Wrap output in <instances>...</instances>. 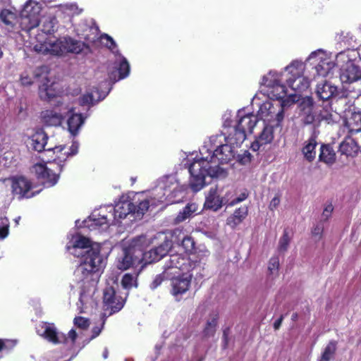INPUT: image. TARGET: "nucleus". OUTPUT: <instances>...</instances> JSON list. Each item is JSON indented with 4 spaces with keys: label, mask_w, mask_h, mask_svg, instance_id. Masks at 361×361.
Wrapping results in <instances>:
<instances>
[{
    "label": "nucleus",
    "mask_w": 361,
    "mask_h": 361,
    "mask_svg": "<svg viewBox=\"0 0 361 361\" xmlns=\"http://www.w3.org/2000/svg\"><path fill=\"white\" fill-rule=\"evenodd\" d=\"M345 125L351 134L361 132V111L353 112Z\"/></svg>",
    "instance_id": "29"
},
{
    "label": "nucleus",
    "mask_w": 361,
    "mask_h": 361,
    "mask_svg": "<svg viewBox=\"0 0 361 361\" xmlns=\"http://www.w3.org/2000/svg\"><path fill=\"white\" fill-rule=\"evenodd\" d=\"M71 152L68 153L71 155H75L78 153V145L76 142H73L71 147Z\"/></svg>",
    "instance_id": "64"
},
{
    "label": "nucleus",
    "mask_w": 361,
    "mask_h": 361,
    "mask_svg": "<svg viewBox=\"0 0 361 361\" xmlns=\"http://www.w3.org/2000/svg\"><path fill=\"white\" fill-rule=\"evenodd\" d=\"M172 247V243L171 240H165L163 243H161L157 247H155V250L157 251L159 255H161V259L166 255L169 250Z\"/></svg>",
    "instance_id": "45"
},
{
    "label": "nucleus",
    "mask_w": 361,
    "mask_h": 361,
    "mask_svg": "<svg viewBox=\"0 0 361 361\" xmlns=\"http://www.w3.org/2000/svg\"><path fill=\"white\" fill-rule=\"evenodd\" d=\"M285 101L263 103L259 109L258 114L262 119L269 122L276 121L279 126L284 118Z\"/></svg>",
    "instance_id": "8"
},
{
    "label": "nucleus",
    "mask_w": 361,
    "mask_h": 361,
    "mask_svg": "<svg viewBox=\"0 0 361 361\" xmlns=\"http://www.w3.org/2000/svg\"><path fill=\"white\" fill-rule=\"evenodd\" d=\"M67 338L70 339L71 341V344L73 345L75 343L76 338L78 337V334L76 333L75 329H71L69 331L68 334V336H66Z\"/></svg>",
    "instance_id": "59"
},
{
    "label": "nucleus",
    "mask_w": 361,
    "mask_h": 361,
    "mask_svg": "<svg viewBox=\"0 0 361 361\" xmlns=\"http://www.w3.org/2000/svg\"><path fill=\"white\" fill-rule=\"evenodd\" d=\"M287 85L295 92H301L308 87L309 82L305 78L298 77L295 79H288Z\"/></svg>",
    "instance_id": "33"
},
{
    "label": "nucleus",
    "mask_w": 361,
    "mask_h": 361,
    "mask_svg": "<svg viewBox=\"0 0 361 361\" xmlns=\"http://www.w3.org/2000/svg\"><path fill=\"white\" fill-rule=\"evenodd\" d=\"M121 285L125 289L130 290L132 287H137V283L136 279L130 274H125L121 279Z\"/></svg>",
    "instance_id": "42"
},
{
    "label": "nucleus",
    "mask_w": 361,
    "mask_h": 361,
    "mask_svg": "<svg viewBox=\"0 0 361 361\" xmlns=\"http://www.w3.org/2000/svg\"><path fill=\"white\" fill-rule=\"evenodd\" d=\"M126 304V298L120 295L112 286H107L104 289L102 298V309L104 317L110 316L120 312Z\"/></svg>",
    "instance_id": "7"
},
{
    "label": "nucleus",
    "mask_w": 361,
    "mask_h": 361,
    "mask_svg": "<svg viewBox=\"0 0 361 361\" xmlns=\"http://www.w3.org/2000/svg\"><path fill=\"white\" fill-rule=\"evenodd\" d=\"M299 115L301 121L305 125H310L317 121V109L311 97L303 98L298 105Z\"/></svg>",
    "instance_id": "14"
},
{
    "label": "nucleus",
    "mask_w": 361,
    "mask_h": 361,
    "mask_svg": "<svg viewBox=\"0 0 361 361\" xmlns=\"http://www.w3.org/2000/svg\"><path fill=\"white\" fill-rule=\"evenodd\" d=\"M248 197V193L246 192H242L238 197L228 201V206H233L238 203L244 201Z\"/></svg>",
    "instance_id": "53"
},
{
    "label": "nucleus",
    "mask_w": 361,
    "mask_h": 361,
    "mask_svg": "<svg viewBox=\"0 0 361 361\" xmlns=\"http://www.w3.org/2000/svg\"><path fill=\"white\" fill-rule=\"evenodd\" d=\"M141 264L147 265L159 261L161 259V255H159L155 248H152L147 252H144L142 249V255H140Z\"/></svg>",
    "instance_id": "34"
},
{
    "label": "nucleus",
    "mask_w": 361,
    "mask_h": 361,
    "mask_svg": "<svg viewBox=\"0 0 361 361\" xmlns=\"http://www.w3.org/2000/svg\"><path fill=\"white\" fill-rule=\"evenodd\" d=\"M108 317H104V314H101V320L102 323L99 326H95L92 329V336L90 339H94L97 338L103 330L104 325L106 324V319Z\"/></svg>",
    "instance_id": "47"
},
{
    "label": "nucleus",
    "mask_w": 361,
    "mask_h": 361,
    "mask_svg": "<svg viewBox=\"0 0 361 361\" xmlns=\"http://www.w3.org/2000/svg\"><path fill=\"white\" fill-rule=\"evenodd\" d=\"M58 20L54 16L44 17L42 19V31L47 35H51L56 31Z\"/></svg>",
    "instance_id": "32"
},
{
    "label": "nucleus",
    "mask_w": 361,
    "mask_h": 361,
    "mask_svg": "<svg viewBox=\"0 0 361 361\" xmlns=\"http://www.w3.org/2000/svg\"><path fill=\"white\" fill-rule=\"evenodd\" d=\"M32 171L37 180L47 186L54 185L59 178V173H56L53 169L47 166L44 164H35L32 166Z\"/></svg>",
    "instance_id": "16"
},
{
    "label": "nucleus",
    "mask_w": 361,
    "mask_h": 361,
    "mask_svg": "<svg viewBox=\"0 0 361 361\" xmlns=\"http://www.w3.org/2000/svg\"><path fill=\"white\" fill-rule=\"evenodd\" d=\"M32 188V183L23 176H16L11 179L12 193L19 200L32 197L35 195L31 192Z\"/></svg>",
    "instance_id": "15"
},
{
    "label": "nucleus",
    "mask_w": 361,
    "mask_h": 361,
    "mask_svg": "<svg viewBox=\"0 0 361 361\" xmlns=\"http://www.w3.org/2000/svg\"><path fill=\"white\" fill-rule=\"evenodd\" d=\"M104 267L100 249L92 248L82 255L81 261L75 271L78 280L82 282H97L99 272Z\"/></svg>",
    "instance_id": "3"
},
{
    "label": "nucleus",
    "mask_w": 361,
    "mask_h": 361,
    "mask_svg": "<svg viewBox=\"0 0 361 361\" xmlns=\"http://www.w3.org/2000/svg\"><path fill=\"white\" fill-rule=\"evenodd\" d=\"M192 274L183 273L171 279L170 293L175 300L180 302L183 300V295L189 292L192 284Z\"/></svg>",
    "instance_id": "11"
},
{
    "label": "nucleus",
    "mask_w": 361,
    "mask_h": 361,
    "mask_svg": "<svg viewBox=\"0 0 361 361\" xmlns=\"http://www.w3.org/2000/svg\"><path fill=\"white\" fill-rule=\"evenodd\" d=\"M74 324L81 329H87L90 326V320L83 317H75L74 319Z\"/></svg>",
    "instance_id": "48"
},
{
    "label": "nucleus",
    "mask_w": 361,
    "mask_h": 361,
    "mask_svg": "<svg viewBox=\"0 0 361 361\" xmlns=\"http://www.w3.org/2000/svg\"><path fill=\"white\" fill-rule=\"evenodd\" d=\"M290 241L288 228L283 230L282 236L281 237L279 243L278 250L279 252H286L288 249V245Z\"/></svg>",
    "instance_id": "43"
},
{
    "label": "nucleus",
    "mask_w": 361,
    "mask_h": 361,
    "mask_svg": "<svg viewBox=\"0 0 361 361\" xmlns=\"http://www.w3.org/2000/svg\"><path fill=\"white\" fill-rule=\"evenodd\" d=\"M88 46L70 36L60 37L53 42L44 41L34 46V50L42 54L63 56L68 54H79Z\"/></svg>",
    "instance_id": "2"
},
{
    "label": "nucleus",
    "mask_w": 361,
    "mask_h": 361,
    "mask_svg": "<svg viewBox=\"0 0 361 361\" xmlns=\"http://www.w3.org/2000/svg\"><path fill=\"white\" fill-rule=\"evenodd\" d=\"M198 264V261L191 260L186 255L176 253L169 256V259L166 262L164 268L165 271L177 269L183 273H189Z\"/></svg>",
    "instance_id": "12"
},
{
    "label": "nucleus",
    "mask_w": 361,
    "mask_h": 361,
    "mask_svg": "<svg viewBox=\"0 0 361 361\" xmlns=\"http://www.w3.org/2000/svg\"><path fill=\"white\" fill-rule=\"evenodd\" d=\"M337 92V87L332 85L327 81L319 83L315 90L317 97L322 101L323 104L331 102Z\"/></svg>",
    "instance_id": "19"
},
{
    "label": "nucleus",
    "mask_w": 361,
    "mask_h": 361,
    "mask_svg": "<svg viewBox=\"0 0 361 361\" xmlns=\"http://www.w3.org/2000/svg\"><path fill=\"white\" fill-rule=\"evenodd\" d=\"M149 207V202L147 199H140L134 197L131 200H127L116 204L114 208V220L125 219L128 214L133 215L135 218L141 219Z\"/></svg>",
    "instance_id": "5"
},
{
    "label": "nucleus",
    "mask_w": 361,
    "mask_h": 361,
    "mask_svg": "<svg viewBox=\"0 0 361 361\" xmlns=\"http://www.w3.org/2000/svg\"><path fill=\"white\" fill-rule=\"evenodd\" d=\"M190 218L183 210L180 211L175 219L176 223H180Z\"/></svg>",
    "instance_id": "57"
},
{
    "label": "nucleus",
    "mask_w": 361,
    "mask_h": 361,
    "mask_svg": "<svg viewBox=\"0 0 361 361\" xmlns=\"http://www.w3.org/2000/svg\"><path fill=\"white\" fill-rule=\"evenodd\" d=\"M337 350V341H330L324 348L318 361H331L334 358Z\"/></svg>",
    "instance_id": "30"
},
{
    "label": "nucleus",
    "mask_w": 361,
    "mask_h": 361,
    "mask_svg": "<svg viewBox=\"0 0 361 361\" xmlns=\"http://www.w3.org/2000/svg\"><path fill=\"white\" fill-rule=\"evenodd\" d=\"M323 232V227L320 225H317L314 227L312 231V233L313 235H321Z\"/></svg>",
    "instance_id": "61"
},
{
    "label": "nucleus",
    "mask_w": 361,
    "mask_h": 361,
    "mask_svg": "<svg viewBox=\"0 0 361 361\" xmlns=\"http://www.w3.org/2000/svg\"><path fill=\"white\" fill-rule=\"evenodd\" d=\"M94 99L92 94H84L80 99L81 104H93Z\"/></svg>",
    "instance_id": "56"
},
{
    "label": "nucleus",
    "mask_w": 361,
    "mask_h": 361,
    "mask_svg": "<svg viewBox=\"0 0 361 361\" xmlns=\"http://www.w3.org/2000/svg\"><path fill=\"white\" fill-rule=\"evenodd\" d=\"M89 222L90 224H88L89 227H93L94 228L102 227L104 225L109 224V219L107 216L105 215L98 214V216L96 217L95 214H92L89 217Z\"/></svg>",
    "instance_id": "40"
},
{
    "label": "nucleus",
    "mask_w": 361,
    "mask_h": 361,
    "mask_svg": "<svg viewBox=\"0 0 361 361\" xmlns=\"http://www.w3.org/2000/svg\"><path fill=\"white\" fill-rule=\"evenodd\" d=\"M9 233V220L6 216L0 217V240L6 238Z\"/></svg>",
    "instance_id": "44"
},
{
    "label": "nucleus",
    "mask_w": 361,
    "mask_h": 361,
    "mask_svg": "<svg viewBox=\"0 0 361 361\" xmlns=\"http://www.w3.org/2000/svg\"><path fill=\"white\" fill-rule=\"evenodd\" d=\"M361 79V68L352 61H348L341 68L340 80L342 84H350Z\"/></svg>",
    "instance_id": "18"
},
{
    "label": "nucleus",
    "mask_w": 361,
    "mask_h": 361,
    "mask_svg": "<svg viewBox=\"0 0 361 361\" xmlns=\"http://www.w3.org/2000/svg\"><path fill=\"white\" fill-rule=\"evenodd\" d=\"M237 120L233 126H231L228 121H226L224 127L227 128L225 133V140L231 144H237L240 146L246 139V133H252L256 126L258 118L253 114H242V111H238L237 114Z\"/></svg>",
    "instance_id": "4"
},
{
    "label": "nucleus",
    "mask_w": 361,
    "mask_h": 361,
    "mask_svg": "<svg viewBox=\"0 0 361 361\" xmlns=\"http://www.w3.org/2000/svg\"><path fill=\"white\" fill-rule=\"evenodd\" d=\"M252 155L247 150H245L243 154L238 155V161L242 165L250 163Z\"/></svg>",
    "instance_id": "50"
},
{
    "label": "nucleus",
    "mask_w": 361,
    "mask_h": 361,
    "mask_svg": "<svg viewBox=\"0 0 361 361\" xmlns=\"http://www.w3.org/2000/svg\"><path fill=\"white\" fill-rule=\"evenodd\" d=\"M231 194H232L231 192H227L225 196L220 197L217 193L216 187L211 188L206 197L204 207L207 209L216 212L221 208L223 205L228 206V201L230 200L229 195Z\"/></svg>",
    "instance_id": "17"
},
{
    "label": "nucleus",
    "mask_w": 361,
    "mask_h": 361,
    "mask_svg": "<svg viewBox=\"0 0 361 361\" xmlns=\"http://www.w3.org/2000/svg\"><path fill=\"white\" fill-rule=\"evenodd\" d=\"M197 206L195 203H188L183 209V211L190 217L193 213L196 212Z\"/></svg>",
    "instance_id": "54"
},
{
    "label": "nucleus",
    "mask_w": 361,
    "mask_h": 361,
    "mask_svg": "<svg viewBox=\"0 0 361 361\" xmlns=\"http://www.w3.org/2000/svg\"><path fill=\"white\" fill-rule=\"evenodd\" d=\"M42 118L44 122L49 126H59L61 121V114L53 110L44 111Z\"/></svg>",
    "instance_id": "36"
},
{
    "label": "nucleus",
    "mask_w": 361,
    "mask_h": 361,
    "mask_svg": "<svg viewBox=\"0 0 361 361\" xmlns=\"http://www.w3.org/2000/svg\"><path fill=\"white\" fill-rule=\"evenodd\" d=\"M20 82L23 86H30L33 81L28 75L22 74L20 78Z\"/></svg>",
    "instance_id": "55"
},
{
    "label": "nucleus",
    "mask_w": 361,
    "mask_h": 361,
    "mask_svg": "<svg viewBox=\"0 0 361 361\" xmlns=\"http://www.w3.org/2000/svg\"><path fill=\"white\" fill-rule=\"evenodd\" d=\"M257 138L259 140V142L264 145L271 143L274 140V128L272 126H266L260 133Z\"/></svg>",
    "instance_id": "39"
},
{
    "label": "nucleus",
    "mask_w": 361,
    "mask_h": 361,
    "mask_svg": "<svg viewBox=\"0 0 361 361\" xmlns=\"http://www.w3.org/2000/svg\"><path fill=\"white\" fill-rule=\"evenodd\" d=\"M118 71V80H121L127 77L130 72V65L126 58H123L117 67Z\"/></svg>",
    "instance_id": "41"
},
{
    "label": "nucleus",
    "mask_w": 361,
    "mask_h": 361,
    "mask_svg": "<svg viewBox=\"0 0 361 361\" xmlns=\"http://www.w3.org/2000/svg\"><path fill=\"white\" fill-rule=\"evenodd\" d=\"M140 255L142 248L135 245H130L123 249V255L117 258L116 267L121 271H125L134 266L141 264Z\"/></svg>",
    "instance_id": "10"
},
{
    "label": "nucleus",
    "mask_w": 361,
    "mask_h": 361,
    "mask_svg": "<svg viewBox=\"0 0 361 361\" xmlns=\"http://www.w3.org/2000/svg\"><path fill=\"white\" fill-rule=\"evenodd\" d=\"M336 154L331 144L322 143L319 149V161L328 165L336 162Z\"/></svg>",
    "instance_id": "24"
},
{
    "label": "nucleus",
    "mask_w": 361,
    "mask_h": 361,
    "mask_svg": "<svg viewBox=\"0 0 361 361\" xmlns=\"http://www.w3.org/2000/svg\"><path fill=\"white\" fill-rule=\"evenodd\" d=\"M324 107L323 110L317 111V121L321 122L322 121H325L328 123H330L334 121L332 111H334V106L331 104H323Z\"/></svg>",
    "instance_id": "35"
},
{
    "label": "nucleus",
    "mask_w": 361,
    "mask_h": 361,
    "mask_svg": "<svg viewBox=\"0 0 361 361\" xmlns=\"http://www.w3.org/2000/svg\"><path fill=\"white\" fill-rule=\"evenodd\" d=\"M81 27V29L78 27L76 29L78 36L84 39L87 42H93L95 39V36H92L94 35L97 30L92 26L87 25L86 23H83L79 25Z\"/></svg>",
    "instance_id": "31"
},
{
    "label": "nucleus",
    "mask_w": 361,
    "mask_h": 361,
    "mask_svg": "<svg viewBox=\"0 0 361 361\" xmlns=\"http://www.w3.org/2000/svg\"><path fill=\"white\" fill-rule=\"evenodd\" d=\"M102 40H105V45L110 49H113L116 47V42L114 39L108 35L107 34H103L101 36Z\"/></svg>",
    "instance_id": "52"
},
{
    "label": "nucleus",
    "mask_w": 361,
    "mask_h": 361,
    "mask_svg": "<svg viewBox=\"0 0 361 361\" xmlns=\"http://www.w3.org/2000/svg\"><path fill=\"white\" fill-rule=\"evenodd\" d=\"M181 244L186 252H190L195 248V242L193 239L188 235L183 238Z\"/></svg>",
    "instance_id": "46"
},
{
    "label": "nucleus",
    "mask_w": 361,
    "mask_h": 361,
    "mask_svg": "<svg viewBox=\"0 0 361 361\" xmlns=\"http://www.w3.org/2000/svg\"><path fill=\"white\" fill-rule=\"evenodd\" d=\"M264 145V144L259 142V140L257 137L256 140L251 144V149L256 152L259 149L261 146Z\"/></svg>",
    "instance_id": "60"
},
{
    "label": "nucleus",
    "mask_w": 361,
    "mask_h": 361,
    "mask_svg": "<svg viewBox=\"0 0 361 361\" xmlns=\"http://www.w3.org/2000/svg\"><path fill=\"white\" fill-rule=\"evenodd\" d=\"M32 149L37 152H41L45 149L48 136L42 130H37L30 137Z\"/></svg>",
    "instance_id": "25"
},
{
    "label": "nucleus",
    "mask_w": 361,
    "mask_h": 361,
    "mask_svg": "<svg viewBox=\"0 0 361 361\" xmlns=\"http://www.w3.org/2000/svg\"><path fill=\"white\" fill-rule=\"evenodd\" d=\"M333 209H334V207H333L332 204L328 205L324 209V210L323 212V215L326 216V218H328L331 215V212H333Z\"/></svg>",
    "instance_id": "62"
},
{
    "label": "nucleus",
    "mask_w": 361,
    "mask_h": 361,
    "mask_svg": "<svg viewBox=\"0 0 361 361\" xmlns=\"http://www.w3.org/2000/svg\"><path fill=\"white\" fill-rule=\"evenodd\" d=\"M17 19V15L16 13L11 11L9 9H2L0 12V20L4 23V25L14 26L15 22Z\"/></svg>",
    "instance_id": "38"
},
{
    "label": "nucleus",
    "mask_w": 361,
    "mask_h": 361,
    "mask_svg": "<svg viewBox=\"0 0 361 361\" xmlns=\"http://www.w3.org/2000/svg\"><path fill=\"white\" fill-rule=\"evenodd\" d=\"M47 79V82L43 83L39 87V96L42 100L49 102L56 97V92L53 87V83L49 85V80Z\"/></svg>",
    "instance_id": "28"
},
{
    "label": "nucleus",
    "mask_w": 361,
    "mask_h": 361,
    "mask_svg": "<svg viewBox=\"0 0 361 361\" xmlns=\"http://www.w3.org/2000/svg\"><path fill=\"white\" fill-rule=\"evenodd\" d=\"M235 146L238 147L237 144H231L226 141V144L221 145L212 154L209 152V155L195 159L190 164L189 186L193 192H197L205 186L206 176H219L221 171L219 165L228 164L235 157Z\"/></svg>",
    "instance_id": "1"
},
{
    "label": "nucleus",
    "mask_w": 361,
    "mask_h": 361,
    "mask_svg": "<svg viewBox=\"0 0 361 361\" xmlns=\"http://www.w3.org/2000/svg\"><path fill=\"white\" fill-rule=\"evenodd\" d=\"M166 271L164 270L161 274H159L155 276L150 284V288L152 290H154L158 288L162 283V282L166 279Z\"/></svg>",
    "instance_id": "49"
},
{
    "label": "nucleus",
    "mask_w": 361,
    "mask_h": 361,
    "mask_svg": "<svg viewBox=\"0 0 361 361\" xmlns=\"http://www.w3.org/2000/svg\"><path fill=\"white\" fill-rule=\"evenodd\" d=\"M280 203V198L279 197H274L270 202L269 208L270 210H274L277 208Z\"/></svg>",
    "instance_id": "58"
},
{
    "label": "nucleus",
    "mask_w": 361,
    "mask_h": 361,
    "mask_svg": "<svg viewBox=\"0 0 361 361\" xmlns=\"http://www.w3.org/2000/svg\"><path fill=\"white\" fill-rule=\"evenodd\" d=\"M42 5L33 0H28L20 12V25L22 30L30 32L39 26Z\"/></svg>",
    "instance_id": "6"
},
{
    "label": "nucleus",
    "mask_w": 361,
    "mask_h": 361,
    "mask_svg": "<svg viewBox=\"0 0 361 361\" xmlns=\"http://www.w3.org/2000/svg\"><path fill=\"white\" fill-rule=\"evenodd\" d=\"M279 267V259L278 257H273L269 259L268 269L270 274L277 271Z\"/></svg>",
    "instance_id": "51"
},
{
    "label": "nucleus",
    "mask_w": 361,
    "mask_h": 361,
    "mask_svg": "<svg viewBox=\"0 0 361 361\" xmlns=\"http://www.w3.org/2000/svg\"><path fill=\"white\" fill-rule=\"evenodd\" d=\"M218 319L219 314L215 313L211 316L209 320H207L206 326L203 330L204 336L210 337L214 336V333L216 332Z\"/></svg>",
    "instance_id": "37"
},
{
    "label": "nucleus",
    "mask_w": 361,
    "mask_h": 361,
    "mask_svg": "<svg viewBox=\"0 0 361 361\" xmlns=\"http://www.w3.org/2000/svg\"><path fill=\"white\" fill-rule=\"evenodd\" d=\"M356 97L351 95V92L345 89L337 92L331 104L334 106V112L338 114L345 111H351V107L354 106Z\"/></svg>",
    "instance_id": "13"
},
{
    "label": "nucleus",
    "mask_w": 361,
    "mask_h": 361,
    "mask_svg": "<svg viewBox=\"0 0 361 361\" xmlns=\"http://www.w3.org/2000/svg\"><path fill=\"white\" fill-rule=\"evenodd\" d=\"M317 137L313 133L307 140L305 141L301 152L306 161L312 163L316 158V147L317 146Z\"/></svg>",
    "instance_id": "21"
},
{
    "label": "nucleus",
    "mask_w": 361,
    "mask_h": 361,
    "mask_svg": "<svg viewBox=\"0 0 361 361\" xmlns=\"http://www.w3.org/2000/svg\"><path fill=\"white\" fill-rule=\"evenodd\" d=\"M359 151L357 143L351 137H347L341 142L338 152L346 157H356Z\"/></svg>",
    "instance_id": "23"
},
{
    "label": "nucleus",
    "mask_w": 361,
    "mask_h": 361,
    "mask_svg": "<svg viewBox=\"0 0 361 361\" xmlns=\"http://www.w3.org/2000/svg\"><path fill=\"white\" fill-rule=\"evenodd\" d=\"M87 248H89V250L92 248L100 249L98 245L93 247L90 239L80 234H77L73 236L72 238V245L67 246V249L71 251V253L78 257L84 254L82 252L78 253L77 250Z\"/></svg>",
    "instance_id": "20"
},
{
    "label": "nucleus",
    "mask_w": 361,
    "mask_h": 361,
    "mask_svg": "<svg viewBox=\"0 0 361 361\" xmlns=\"http://www.w3.org/2000/svg\"><path fill=\"white\" fill-rule=\"evenodd\" d=\"M248 209L247 207H242L235 209L232 215L228 217L226 224L231 228L239 225L247 216Z\"/></svg>",
    "instance_id": "26"
},
{
    "label": "nucleus",
    "mask_w": 361,
    "mask_h": 361,
    "mask_svg": "<svg viewBox=\"0 0 361 361\" xmlns=\"http://www.w3.org/2000/svg\"><path fill=\"white\" fill-rule=\"evenodd\" d=\"M48 341L54 343H67L68 338L64 334L57 332L54 324H48L44 329L43 335Z\"/></svg>",
    "instance_id": "22"
},
{
    "label": "nucleus",
    "mask_w": 361,
    "mask_h": 361,
    "mask_svg": "<svg viewBox=\"0 0 361 361\" xmlns=\"http://www.w3.org/2000/svg\"><path fill=\"white\" fill-rule=\"evenodd\" d=\"M85 118L82 114H72L67 121L68 128L69 132L73 135L78 134V130L83 124Z\"/></svg>",
    "instance_id": "27"
},
{
    "label": "nucleus",
    "mask_w": 361,
    "mask_h": 361,
    "mask_svg": "<svg viewBox=\"0 0 361 361\" xmlns=\"http://www.w3.org/2000/svg\"><path fill=\"white\" fill-rule=\"evenodd\" d=\"M281 74L271 71L262 80V85L269 89V94L277 102L283 101L287 94L286 86L281 83Z\"/></svg>",
    "instance_id": "9"
},
{
    "label": "nucleus",
    "mask_w": 361,
    "mask_h": 361,
    "mask_svg": "<svg viewBox=\"0 0 361 361\" xmlns=\"http://www.w3.org/2000/svg\"><path fill=\"white\" fill-rule=\"evenodd\" d=\"M283 319V316L281 315L280 317L274 322V328L275 330H278L280 328V326L282 324Z\"/></svg>",
    "instance_id": "63"
}]
</instances>
